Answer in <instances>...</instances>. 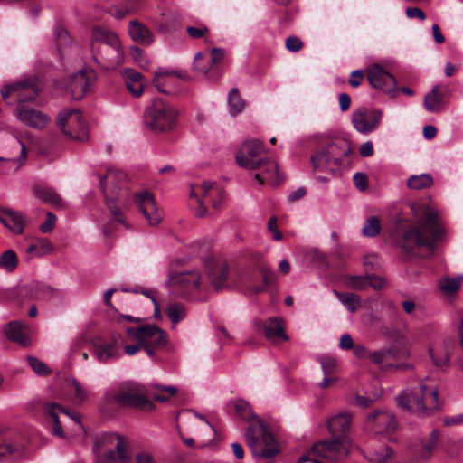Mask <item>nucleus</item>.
<instances>
[{
  "instance_id": "63",
  "label": "nucleus",
  "mask_w": 463,
  "mask_h": 463,
  "mask_svg": "<svg viewBox=\"0 0 463 463\" xmlns=\"http://www.w3.org/2000/svg\"><path fill=\"white\" fill-rule=\"evenodd\" d=\"M364 78V72L361 70L354 71L349 78V83L352 87H359Z\"/></svg>"
},
{
  "instance_id": "64",
  "label": "nucleus",
  "mask_w": 463,
  "mask_h": 463,
  "mask_svg": "<svg viewBox=\"0 0 463 463\" xmlns=\"http://www.w3.org/2000/svg\"><path fill=\"white\" fill-rule=\"evenodd\" d=\"M135 463H156L153 457L147 452H138L135 455Z\"/></svg>"
},
{
  "instance_id": "52",
  "label": "nucleus",
  "mask_w": 463,
  "mask_h": 463,
  "mask_svg": "<svg viewBox=\"0 0 463 463\" xmlns=\"http://www.w3.org/2000/svg\"><path fill=\"white\" fill-rule=\"evenodd\" d=\"M52 245L49 241L43 242L41 246L38 245H30L26 252L28 254H33L34 256H43L52 250Z\"/></svg>"
},
{
  "instance_id": "2",
  "label": "nucleus",
  "mask_w": 463,
  "mask_h": 463,
  "mask_svg": "<svg viewBox=\"0 0 463 463\" xmlns=\"http://www.w3.org/2000/svg\"><path fill=\"white\" fill-rule=\"evenodd\" d=\"M352 152L351 143L345 138L320 140L310 156V162L314 173L326 174L327 176L317 175V180L326 183L330 178L341 175L350 165Z\"/></svg>"
},
{
  "instance_id": "35",
  "label": "nucleus",
  "mask_w": 463,
  "mask_h": 463,
  "mask_svg": "<svg viewBox=\"0 0 463 463\" xmlns=\"http://www.w3.org/2000/svg\"><path fill=\"white\" fill-rule=\"evenodd\" d=\"M229 112L232 116L240 114L244 107L245 101L241 99L239 90L232 88L228 94Z\"/></svg>"
},
{
  "instance_id": "5",
  "label": "nucleus",
  "mask_w": 463,
  "mask_h": 463,
  "mask_svg": "<svg viewBox=\"0 0 463 463\" xmlns=\"http://www.w3.org/2000/svg\"><path fill=\"white\" fill-rule=\"evenodd\" d=\"M90 49L93 60L99 64L114 67L124 61V52L118 37L107 29H92Z\"/></svg>"
},
{
  "instance_id": "42",
  "label": "nucleus",
  "mask_w": 463,
  "mask_h": 463,
  "mask_svg": "<svg viewBox=\"0 0 463 463\" xmlns=\"http://www.w3.org/2000/svg\"><path fill=\"white\" fill-rule=\"evenodd\" d=\"M125 458L120 457L119 452L110 451L105 454H98L95 458V463H128L130 457L128 453V449H125Z\"/></svg>"
},
{
  "instance_id": "49",
  "label": "nucleus",
  "mask_w": 463,
  "mask_h": 463,
  "mask_svg": "<svg viewBox=\"0 0 463 463\" xmlns=\"http://www.w3.org/2000/svg\"><path fill=\"white\" fill-rule=\"evenodd\" d=\"M380 230L379 220L376 217H371L365 222L362 232L366 237H374L379 234Z\"/></svg>"
},
{
  "instance_id": "46",
  "label": "nucleus",
  "mask_w": 463,
  "mask_h": 463,
  "mask_svg": "<svg viewBox=\"0 0 463 463\" xmlns=\"http://www.w3.org/2000/svg\"><path fill=\"white\" fill-rule=\"evenodd\" d=\"M165 314L172 322L175 325L182 321L185 317V308L182 304H171L167 306Z\"/></svg>"
},
{
  "instance_id": "21",
  "label": "nucleus",
  "mask_w": 463,
  "mask_h": 463,
  "mask_svg": "<svg viewBox=\"0 0 463 463\" xmlns=\"http://www.w3.org/2000/svg\"><path fill=\"white\" fill-rule=\"evenodd\" d=\"M15 116L24 125L38 129L46 128L50 122V118L46 114L24 105L16 108Z\"/></svg>"
},
{
  "instance_id": "28",
  "label": "nucleus",
  "mask_w": 463,
  "mask_h": 463,
  "mask_svg": "<svg viewBox=\"0 0 463 463\" xmlns=\"http://www.w3.org/2000/svg\"><path fill=\"white\" fill-rule=\"evenodd\" d=\"M263 333L269 341L275 342L278 339L289 340V336L285 333V325L282 318H269L263 325Z\"/></svg>"
},
{
  "instance_id": "43",
  "label": "nucleus",
  "mask_w": 463,
  "mask_h": 463,
  "mask_svg": "<svg viewBox=\"0 0 463 463\" xmlns=\"http://www.w3.org/2000/svg\"><path fill=\"white\" fill-rule=\"evenodd\" d=\"M18 264L16 253L13 250H7L0 255V269L7 272H13Z\"/></svg>"
},
{
  "instance_id": "51",
  "label": "nucleus",
  "mask_w": 463,
  "mask_h": 463,
  "mask_svg": "<svg viewBox=\"0 0 463 463\" xmlns=\"http://www.w3.org/2000/svg\"><path fill=\"white\" fill-rule=\"evenodd\" d=\"M27 361L29 365L36 374L40 376H44L51 373V370L48 368V366L36 357L28 356Z\"/></svg>"
},
{
  "instance_id": "32",
  "label": "nucleus",
  "mask_w": 463,
  "mask_h": 463,
  "mask_svg": "<svg viewBox=\"0 0 463 463\" xmlns=\"http://www.w3.org/2000/svg\"><path fill=\"white\" fill-rule=\"evenodd\" d=\"M25 288L30 296L36 299H50L59 293L57 288L42 281H33L27 284Z\"/></svg>"
},
{
  "instance_id": "56",
  "label": "nucleus",
  "mask_w": 463,
  "mask_h": 463,
  "mask_svg": "<svg viewBox=\"0 0 463 463\" xmlns=\"http://www.w3.org/2000/svg\"><path fill=\"white\" fill-rule=\"evenodd\" d=\"M46 221L40 225V230L43 233L51 232L57 220L56 216L51 212L46 213Z\"/></svg>"
},
{
  "instance_id": "38",
  "label": "nucleus",
  "mask_w": 463,
  "mask_h": 463,
  "mask_svg": "<svg viewBox=\"0 0 463 463\" xmlns=\"http://www.w3.org/2000/svg\"><path fill=\"white\" fill-rule=\"evenodd\" d=\"M260 271L262 276L263 286H256L250 288V291L252 293H260L263 292L267 287L272 285L276 281V274L275 272L267 265H261L260 267Z\"/></svg>"
},
{
  "instance_id": "59",
  "label": "nucleus",
  "mask_w": 463,
  "mask_h": 463,
  "mask_svg": "<svg viewBox=\"0 0 463 463\" xmlns=\"http://www.w3.org/2000/svg\"><path fill=\"white\" fill-rule=\"evenodd\" d=\"M173 75L171 73V71L170 70H166V69H164V68H159L156 73H155V78L153 80L154 81V84L156 85V89L160 91V92H163V93H168L166 90H165L163 88H162V85L161 83L159 82V78L160 77H164V76H171Z\"/></svg>"
},
{
  "instance_id": "1",
  "label": "nucleus",
  "mask_w": 463,
  "mask_h": 463,
  "mask_svg": "<svg viewBox=\"0 0 463 463\" xmlns=\"http://www.w3.org/2000/svg\"><path fill=\"white\" fill-rule=\"evenodd\" d=\"M352 420L353 415L347 411L340 412L329 419L327 428L335 439L316 443L308 455L300 458L299 463L338 462L346 458L351 447L346 434L351 429Z\"/></svg>"
},
{
  "instance_id": "16",
  "label": "nucleus",
  "mask_w": 463,
  "mask_h": 463,
  "mask_svg": "<svg viewBox=\"0 0 463 463\" xmlns=\"http://www.w3.org/2000/svg\"><path fill=\"white\" fill-rule=\"evenodd\" d=\"M366 76L373 88L391 95L396 92L395 78L381 65L373 64L367 68Z\"/></svg>"
},
{
  "instance_id": "39",
  "label": "nucleus",
  "mask_w": 463,
  "mask_h": 463,
  "mask_svg": "<svg viewBox=\"0 0 463 463\" xmlns=\"http://www.w3.org/2000/svg\"><path fill=\"white\" fill-rule=\"evenodd\" d=\"M337 299L347 308V310L351 313H354L358 307L360 306V297L356 294L351 293H341L338 291H334Z\"/></svg>"
},
{
  "instance_id": "9",
  "label": "nucleus",
  "mask_w": 463,
  "mask_h": 463,
  "mask_svg": "<svg viewBox=\"0 0 463 463\" xmlns=\"http://www.w3.org/2000/svg\"><path fill=\"white\" fill-rule=\"evenodd\" d=\"M227 261L222 258L204 260V276L215 290L228 288L230 286L238 288L243 279L242 274L229 276Z\"/></svg>"
},
{
  "instance_id": "48",
  "label": "nucleus",
  "mask_w": 463,
  "mask_h": 463,
  "mask_svg": "<svg viewBox=\"0 0 463 463\" xmlns=\"http://www.w3.org/2000/svg\"><path fill=\"white\" fill-rule=\"evenodd\" d=\"M439 432L437 430H433L427 441L422 444L421 458H429L436 447L439 439Z\"/></svg>"
},
{
  "instance_id": "57",
  "label": "nucleus",
  "mask_w": 463,
  "mask_h": 463,
  "mask_svg": "<svg viewBox=\"0 0 463 463\" xmlns=\"http://www.w3.org/2000/svg\"><path fill=\"white\" fill-rule=\"evenodd\" d=\"M71 386L74 389L75 392V400L77 402H82L87 399V392L85 389L82 388L80 383L76 380H71Z\"/></svg>"
},
{
  "instance_id": "53",
  "label": "nucleus",
  "mask_w": 463,
  "mask_h": 463,
  "mask_svg": "<svg viewBox=\"0 0 463 463\" xmlns=\"http://www.w3.org/2000/svg\"><path fill=\"white\" fill-rule=\"evenodd\" d=\"M123 76H124L126 84H128V83L134 84L135 82L143 81L142 74L134 69H125Z\"/></svg>"
},
{
  "instance_id": "22",
  "label": "nucleus",
  "mask_w": 463,
  "mask_h": 463,
  "mask_svg": "<svg viewBox=\"0 0 463 463\" xmlns=\"http://www.w3.org/2000/svg\"><path fill=\"white\" fill-rule=\"evenodd\" d=\"M200 279L201 276L198 271L181 272L178 274L170 273L166 285L174 289L188 291L198 289Z\"/></svg>"
},
{
  "instance_id": "23",
  "label": "nucleus",
  "mask_w": 463,
  "mask_h": 463,
  "mask_svg": "<svg viewBox=\"0 0 463 463\" xmlns=\"http://www.w3.org/2000/svg\"><path fill=\"white\" fill-rule=\"evenodd\" d=\"M93 349L96 358L101 363L115 361L121 354L116 335H112L109 341L97 340L93 344Z\"/></svg>"
},
{
  "instance_id": "50",
  "label": "nucleus",
  "mask_w": 463,
  "mask_h": 463,
  "mask_svg": "<svg viewBox=\"0 0 463 463\" xmlns=\"http://www.w3.org/2000/svg\"><path fill=\"white\" fill-rule=\"evenodd\" d=\"M348 288L363 290L368 288V278L365 276H350L346 279Z\"/></svg>"
},
{
  "instance_id": "13",
  "label": "nucleus",
  "mask_w": 463,
  "mask_h": 463,
  "mask_svg": "<svg viewBox=\"0 0 463 463\" xmlns=\"http://www.w3.org/2000/svg\"><path fill=\"white\" fill-rule=\"evenodd\" d=\"M264 152V145L260 140H250L242 144L237 152L236 163L244 168L253 169L260 168L262 159L258 158Z\"/></svg>"
},
{
  "instance_id": "25",
  "label": "nucleus",
  "mask_w": 463,
  "mask_h": 463,
  "mask_svg": "<svg viewBox=\"0 0 463 463\" xmlns=\"http://www.w3.org/2000/svg\"><path fill=\"white\" fill-rule=\"evenodd\" d=\"M252 170H258L254 178L258 180L260 184L267 183L271 185H277L281 181L278 165L273 160L262 159L261 167L253 168Z\"/></svg>"
},
{
  "instance_id": "14",
  "label": "nucleus",
  "mask_w": 463,
  "mask_h": 463,
  "mask_svg": "<svg viewBox=\"0 0 463 463\" xmlns=\"http://www.w3.org/2000/svg\"><path fill=\"white\" fill-rule=\"evenodd\" d=\"M125 449H128V442L122 436L117 433L105 432L94 438L93 450L96 456H98V454L117 451L119 452L120 457L126 458Z\"/></svg>"
},
{
  "instance_id": "37",
  "label": "nucleus",
  "mask_w": 463,
  "mask_h": 463,
  "mask_svg": "<svg viewBox=\"0 0 463 463\" xmlns=\"http://www.w3.org/2000/svg\"><path fill=\"white\" fill-rule=\"evenodd\" d=\"M432 184L433 178L430 174L413 175L407 180L408 187L414 190L429 188Z\"/></svg>"
},
{
  "instance_id": "7",
  "label": "nucleus",
  "mask_w": 463,
  "mask_h": 463,
  "mask_svg": "<svg viewBox=\"0 0 463 463\" xmlns=\"http://www.w3.org/2000/svg\"><path fill=\"white\" fill-rule=\"evenodd\" d=\"M401 407L414 412L435 410L439 406L438 390L433 386L421 383L417 391H404L398 397Z\"/></svg>"
},
{
  "instance_id": "6",
  "label": "nucleus",
  "mask_w": 463,
  "mask_h": 463,
  "mask_svg": "<svg viewBox=\"0 0 463 463\" xmlns=\"http://www.w3.org/2000/svg\"><path fill=\"white\" fill-rule=\"evenodd\" d=\"M126 183V175L115 168H109L100 179V185L103 190L107 206L109 209L113 219L128 226L120 207L116 203L120 202L123 197L122 190Z\"/></svg>"
},
{
  "instance_id": "40",
  "label": "nucleus",
  "mask_w": 463,
  "mask_h": 463,
  "mask_svg": "<svg viewBox=\"0 0 463 463\" xmlns=\"http://www.w3.org/2000/svg\"><path fill=\"white\" fill-rule=\"evenodd\" d=\"M190 191L188 194V203L189 207L194 211V214L198 217L203 216V200L196 191V188H199L198 185L194 184H189Z\"/></svg>"
},
{
  "instance_id": "62",
  "label": "nucleus",
  "mask_w": 463,
  "mask_h": 463,
  "mask_svg": "<svg viewBox=\"0 0 463 463\" xmlns=\"http://www.w3.org/2000/svg\"><path fill=\"white\" fill-rule=\"evenodd\" d=\"M268 228L272 234V238L275 241H280L283 238L282 233L277 229V218L272 216L269 220Z\"/></svg>"
},
{
  "instance_id": "8",
  "label": "nucleus",
  "mask_w": 463,
  "mask_h": 463,
  "mask_svg": "<svg viewBox=\"0 0 463 463\" xmlns=\"http://www.w3.org/2000/svg\"><path fill=\"white\" fill-rule=\"evenodd\" d=\"M177 113L170 105L165 104L161 99H155L145 109V126L156 133L170 130L176 120Z\"/></svg>"
},
{
  "instance_id": "11",
  "label": "nucleus",
  "mask_w": 463,
  "mask_h": 463,
  "mask_svg": "<svg viewBox=\"0 0 463 463\" xmlns=\"http://www.w3.org/2000/svg\"><path fill=\"white\" fill-rule=\"evenodd\" d=\"M58 126L69 138L83 142L88 139V129L81 113L77 109H65L58 116Z\"/></svg>"
},
{
  "instance_id": "10",
  "label": "nucleus",
  "mask_w": 463,
  "mask_h": 463,
  "mask_svg": "<svg viewBox=\"0 0 463 463\" xmlns=\"http://www.w3.org/2000/svg\"><path fill=\"white\" fill-rule=\"evenodd\" d=\"M147 394L148 390L141 383L128 382L120 386L118 392L113 395L112 401L120 406L150 411L154 410L155 405L147 398Z\"/></svg>"
},
{
  "instance_id": "33",
  "label": "nucleus",
  "mask_w": 463,
  "mask_h": 463,
  "mask_svg": "<svg viewBox=\"0 0 463 463\" xmlns=\"http://www.w3.org/2000/svg\"><path fill=\"white\" fill-rule=\"evenodd\" d=\"M402 356V352L395 346L382 348L375 352H370L368 358L374 364H380L388 359H397Z\"/></svg>"
},
{
  "instance_id": "60",
  "label": "nucleus",
  "mask_w": 463,
  "mask_h": 463,
  "mask_svg": "<svg viewBox=\"0 0 463 463\" xmlns=\"http://www.w3.org/2000/svg\"><path fill=\"white\" fill-rule=\"evenodd\" d=\"M319 362L326 374L330 373L335 366V360L331 356H322Z\"/></svg>"
},
{
  "instance_id": "17",
  "label": "nucleus",
  "mask_w": 463,
  "mask_h": 463,
  "mask_svg": "<svg viewBox=\"0 0 463 463\" xmlns=\"http://www.w3.org/2000/svg\"><path fill=\"white\" fill-rule=\"evenodd\" d=\"M95 73L92 71L81 70L71 76L67 90L73 99H80L90 90Z\"/></svg>"
},
{
  "instance_id": "34",
  "label": "nucleus",
  "mask_w": 463,
  "mask_h": 463,
  "mask_svg": "<svg viewBox=\"0 0 463 463\" xmlns=\"http://www.w3.org/2000/svg\"><path fill=\"white\" fill-rule=\"evenodd\" d=\"M44 410L53 422L52 433L56 436L63 437V430L59 422V413L61 411V406L56 402H51L45 405Z\"/></svg>"
},
{
  "instance_id": "45",
  "label": "nucleus",
  "mask_w": 463,
  "mask_h": 463,
  "mask_svg": "<svg viewBox=\"0 0 463 463\" xmlns=\"http://www.w3.org/2000/svg\"><path fill=\"white\" fill-rule=\"evenodd\" d=\"M462 281L463 275H459L457 278L445 277L440 280L439 286L445 294H453L459 288Z\"/></svg>"
},
{
  "instance_id": "31",
  "label": "nucleus",
  "mask_w": 463,
  "mask_h": 463,
  "mask_svg": "<svg viewBox=\"0 0 463 463\" xmlns=\"http://www.w3.org/2000/svg\"><path fill=\"white\" fill-rule=\"evenodd\" d=\"M128 33L134 42L142 45H150L154 42L150 29L137 20L129 22Z\"/></svg>"
},
{
  "instance_id": "20",
  "label": "nucleus",
  "mask_w": 463,
  "mask_h": 463,
  "mask_svg": "<svg viewBox=\"0 0 463 463\" xmlns=\"http://www.w3.org/2000/svg\"><path fill=\"white\" fill-rule=\"evenodd\" d=\"M37 86L32 82L23 81L14 84L5 85L1 90V95L4 99L11 95H15L19 102L32 101L38 95Z\"/></svg>"
},
{
  "instance_id": "54",
  "label": "nucleus",
  "mask_w": 463,
  "mask_h": 463,
  "mask_svg": "<svg viewBox=\"0 0 463 463\" xmlns=\"http://www.w3.org/2000/svg\"><path fill=\"white\" fill-rule=\"evenodd\" d=\"M285 46L288 51L297 52L303 47V42L297 36H289L285 41Z\"/></svg>"
},
{
  "instance_id": "55",
  "label": "nucleus",
  "mask_w": 463,
  "mask_h": 463,
  "mask_svg": "<svg viewBox=\"0 0 463 463\" xmlns=\"http://www.w3.org/2000/svg\"><path fill=\"white\" fill-rule=\"evenodd\" d=\"M214 335L218 338L221 345H229L232 342V336L223 326H216Z\"/></svg>"
},
{
  "instance_id": "12",
  "label": "nucleus",
  "mask_w": 463,
  "mask_h": 463,
  "mask_svg": "<svg viewBox=\"0 0 463 463\" xmlns=\"http://www.w3.org/2000/svg\"><path fill=\"white\" fill-rule=\"evenodd\" d=\"M126 333L141 345L168 346L166 332L155 325H144L138 327H128Z\"/></svg>"
},
{
  "instance_id": "15",
  "label": "nucleus",
  "mask_w": 463,
  "mask_h": 463,
  "mask_svg": "<svg viewBox=\"0 0 463 463\" xmlns=\"http://www.w3.org/2000/svg\"><path fill=\"white\" fill-rule=\"evenodd\" d=\"M382 117V111L377 109H359L353 113L352 124L357 132L367 134L379 127Z\"/></svg>"
},
{
  "instance_id": "30",
  "label": "nucleus",
  "mask_w": 463,
  "mask_h": 463,
  "mask_svg": "<svg viewBox=\"0 0 463 463\" xmlns=\"http://www.w3.org/2000/svg\"><path fill=\"white\" fill-rule=\"evenodd\" d=\"M34 195L43 202L52 204L57 209L65 207V203L55 189L43 184H35L33 187Z\"/></svg>"
},
{
  "instance_id": "4",
  "label": "nucleus",
  "mask_w": 463,
  "mask_h": 463,
  "mask_svg": "<svg viewBox=\"0 0 463 463\" xmlns=\"http://www.w3.org/2000/svg\"><path fill=\"white\" fill-rule=\"evenodd\" d=\"M423 221L410 226L404 232L401 247L407 253L414 248H426L433 250L438 241L444 236V228L439 213L428 204L422 205Z\"/></svg>"
},
{
  "instance_id": "44",
  "label": "nucleus",
  "mask_w": 463,
  "mask_h": 463,
  "mask_svg": "<svg viewBox=\"0 0 463 463\" xmlns=\"http://www.w3.org/2000/svg\"><path fill=\"white\" fill-rule=\"evenodd\" d=\"M205 196L210 198L213 203V207L214 209H218L223 200V191L219 186L213 188L211 184L208 185L204 182V197Z\"/></svg>"
},
{
  "instance_id": "58",
  "label": "nucleus",
  "mask_w": 463,
  "mask_h": 463,
  "mask_svg": "<svg viewBox=\"0 0 463 463\" xmlns=\"http://www.w3.org/2000/svg\"><path fill=\"white\" fill-rule=\"evenodd\" d=\"M354 184L360 191H364L368 187V178L364 173H355L353 177Z\"/></svg>"
},
{
  "instance_id": "26",
  "label": "nucleus",
  "mask_w": 463,
  "mask_h": 463,
  "mask_svg": "<svg viewBox=\"0 0 463 463\" xmlns=\"http://www.w3.org/2000/svg\"><path fill=\"white\" fill-rule=\"evenodd\" d=\"M452 350L453 342L449 339L435 344L433 346L430 347L429 354L433 364L439 368L447 366Z\"/></svg>"
},
{
  "instance_id": "61",
  "label": "nucleus",
  "mask_w": 463,
  "mask_h": 463,
  "mask_svg": "<svg viewBox=\"0 0 463 463\" xmlns=\"http://www.w3.org/2000/svg\"><path fill=\"white\" fill-rule=\"evenodd\" d=\"M212 66L220 64L224 58V50L222 48H213L210 52Z\"/></svg>"
},
{
  "instance_id": "3",
  "label": "nucleus",
  "mask_w": 463,
  "mask_h": 463,
  "mask_svg": "<svg viewBox=\"0 0 463 463\" xmlns=\"http://www.w3.org/2000/svg\"><path fill=\"white\" fill-rule=\"evenodd\" d=\"M237 415L250 425L245 433L248 446L254 457L270 458L279 453V447L274 436L264 425L263 421L252 411L250 404L242 399L233 402Z\"/></svg>"
},
{
  "instance_id": "19",
  "label": "nucleus",
  "mask_w": 463,
  "mask_h": 463,
  "mask_svg": "<svg viewBox=\"0 0 463 463\" xmlns=\"http://www.w3.org/2000/svg\"><path fill=\"white\" fill-rule=\"evenodd\" d=\"M134 200L150 225H157L161 222L162 215L158 212L155 199L149 192L143 191L136 194Z\"/></svg>"
},
{
  "instance_id": "41",
  "label": "nucleus",
  "mask_w": 463,
  "mask_h": 463,
  "mask_svg": "<svg viewBox=\"0 0 463 463\" xmlns=\"http://www.w3.org/2000/svg\"><path fill=\"white\" fill-rule=\"evenodd\" d=\"M392 456V450L386 446H381L378 449L367 451L366 458L374 463H385Z\"/></svg>"
},
{
  "instance_id": "29",
  "label": "nucleus",
  "mask_w": 463,
  "mask_h": 463,
  "mask_svg": "<svg viewBox=\"0 0 463 463\" xmlns=\"http://www.w3.org/2000/svg\"><path fill=\"white\" fill-rule=\"evenodd\" d=\"M0 222L14 233H22L24 228L25 219L18 212L0 208Z\"/></svg>"
},
{
  "instance_id": "47",
  "label": "nucleus",
  "mask_w": 463,
  "mask_h": 463,
  "mask_svg": "<svg viewBox=\"0 0 463 463\" xmlns=\"http://www.w3.org/2000/svg\"><path fill=\"white\" fill-rule=\"evenodd\" d=\"M56 46L60 54H62L67 47H70L72 41L68 32L63 28H57L55 31Z\"/></svg>"
},
{
  "instance_id": "27",
  "label": "nucleus",
  "mask_w": 463,
  "mask_h": 463,
  "mask_svg": "<svg viewBox=\"0 0 463 463\" xmlns=\"http://www.w3.org/2000/svg\"><path fill=\"white\" fill-rule=\"evenodd\" d=\"M25 325L18 321H12L3 326V332L12 342L26 347L31 345V339L24 332Z\"/></svg>"
},
{
  "instance_id": "24",
  "label": "nucleus",
  "mask_w": 463,
  "mask_h": 463,
  "mask_svg": "<svg viewBox=\"0 0 463 463\" xmlns=\"http://www.w3.org/2000/svg\"><path fill=\"white\" fill-rule=\"evenodd\" d=\"M450 94L447 85L434 86L431 91L424 97V108L431 113L439 112L444 107V98Z\"/></svg>"
},
{
  "instance_id": "18",
  "label": "nucleus",
  "mask_w": 463,
  "mask_h": 463,
  "mask_svg": "<svg viewBox=\"0 0 463 463\" xmlns=\"http://www.w3.org/2000/svg\"><path fill=\"white\" fill-rule=\"evenodd\" d=\"M367 428L375 434L392 432L396 429L394 415L388 411H374L367 418Z\"/></svg>"
},
{
  "instance_id": "36",
  "label": "nucleus",
  "mask_w": 463,
  "mask_h": 463,
  "mask_svg": "<svg viewBox=\"0 0 463 463\" xmlns=\"http://www.w3.org/2000/svg\"><path fill=\"white\" fill-rule=\"evenodd\" d=\"M154 391L148 390V394L152 395L153 399L159 402H165L175 395L177 390L174 386H163L155 384Z\"/></svg>"
}]
</instances>
